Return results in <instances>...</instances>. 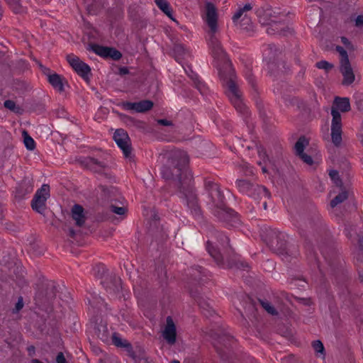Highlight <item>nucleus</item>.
<instances>
[{
    "mask_svg": "<svg viewBox=\"0 0 363 363\" xmlns=\"http://www.w3.org/2000/svg\"><path fill=\"white\" fill-rule=\"evenodd\" d=\"M4 106L6 108L10 110L11 111L15 113H21V108L20 106H17L15 101L12 100H6L4 102Z\"/></svg>",
    "mask_w": 363,
    "mask_h": 363,
    "instance_id": "nucleus-30",
    "label": "nucleus"
},
{
    "mask_svg": "<svg viewBox=\"0 0 363 363\" xmlns=\"http://www.w3.org/2000/svg\"><path fill=\"white\" fill-rule=\"evenodd\" d=\"M313 347L315 350L316 352L318 353H323L324 351V347L321 341L320 340H315L313 342Z\"/></svg>",
    "mask_w": 363,
    "mask_h": 363,
    "instance_id": "nucleus-41",
    "label": "nucleus"
},
{
    "mask_svg": "<svg viewBox=\"0 0 363 363\" xmlns=\"http://www.w3.org/2000/svg\"><path fill=\"white\" fill-rule=\"evenodd\" d=\"M32 363H43V362H40V360H38L37 359H34L32 360Z\"/></svg>",
    "mask_w": 363,
    "mask_h": 363,
    "instance_id": "nucleus-56",
    "label": "nucleus"
},
{
    "mask_svg": "<svg viewBox=\"0 0 363 363\" xmlns=\"http://www.w3.org/2000/svg\"><path fill=\"white\" fill-rule=\"evenodd\" d=\"M121 72H123V73H124V74H125V73H127V72H128V70H127L126 69H125V68H124V69H121Z\"/></svg>",
    "mask_w": 363,
    "mask_h": 363,
    "instance_id": "nucleus-59",
    "label": "nucleus"
},
{
    "mask_svg": "<svg viewBox=\"0 0 363 363\" xmlns=\"http://www.w3.org/2000/svg\"><path fill=\"white\" fill-rule=\"evenodd\" d=\"M112 342L115 346L125 348L128 354L130 357H134V352L133 347L127 340H123L118 335L114 333L112 337Z\"/></svg>",
    "mask_w": 363,
    "mask_h": 363,
    "instance_id": "nucleus-20",
    "label": "nucleus"
},
{
    "mask_svg": "<svg viewBox=\"0 0 363 363\" xmlns=\"http://www.w3.org/2000/svg\"><path fill=\"white\" fill-rule=\"evenodd\" d=\"M173 52L175 55V59L179 61L185 54V48L182 45H175L173 48Z\"/></svg>",
    "mask_w": 363,
    "mask_h": 363,
    "instance_id": "nucleus-31",
    "label": "nucleus"
},
{
    "mask_svg": "<svg viewBox=\"0 0 363 363\" xmlns=\"http://www.w3.org/2000/svg\"><path fill=\"white\" fill-rule=\"evenodd\" d=\"M336 51L340 54V63L350 62L347 51L341 46L337 45L335 48Z\"/></svg>",
    "mask_w": 363,
    "mask_h": 363,
    "instance_id": "nucleus-33",
    "label": "nucleus"
},
{
    "mask_svg": "<svg viewBox=\"0 0 363 363\" xmlns=\"http://www.w3.org/2000/svg\"><path fill=\"white\" fill-rule=\"evenodd\" d=\"M28 352H29L30 353H31V352H35V347H34L33 346H30V347H29L28 348Z\"/></svg>",
    "mask_w": 363,
    "mask_h": 363,
    "instance_id": "nucleus-55",
    "label": "nucleus"
},
{
    "mask_svg": "<svg viewBox=\"0 0 363 363\" xmlns=\"http://www.w3.org/2000/svg\"><path fill=\"white\" fill-rule=\"evenodd\" d=\"M101 284L106 291L111 294L118 293L121 289V279L118 278H106Z\"/></svg>",
    "mask_w": 363,
    "mask_h": 363,
    "instance_id": "nucleus-15",
    "label": "nucleus"
},
{
    "mask_svg": "<svg viewBox=\"0 0 363 363\" xmlns=\"http://www.w3.org/2000/svg\"><path fill=\"white\" fill-rule=\"evenodd\" d=\"M90 50L96 55L104 58H111L114 60H118L121 58V53L113 48L104 47L97 44L89 45Z\"/></svg>",
    "mask_w": 363,
    "mask_h": 363,
    "instance_id": "nucleus-9",
    "label": "nucleus"
},
{
    "mask_svg": "<svg viewBox=\"0 0 363 363\" xmlns=\"http://www.w3.org/2000/svg\"><path fill=\"white\" fill-rule=\"evenodd\" d=\"M153 107V102L150 100H143L138 102V113H143Z\"/></svg>",
    "mask_w": 363,
    "mask_h": 363,
    "instance_id": "nucleus-27",
    "label": "nucleus"
},
{
    "mask_svg": "<svg viewBox=\"0 0 363 363\" xmlns=\"http://www.w3.org/2000/svg\"><path fill=\"white\" fill-rule=\"evenodd\" d=\"M89 303L93 306V307H96L98 309L101 310V306L104 305V300L101 297H97L94 296L92 297V301H89Z\"/></svg>",
    "mask_w": 363,
    "mask_h": 363,
    "instance_id": "nucleus-37",
    "label": "nucleus"
},
{
    "mask_svg": "<svg viewBox=\"0 0 363 363\" xmlns=\"http://www.w3.org/2000/svg\"><path fill=\"white\" fill-rule=\"evenodd\" d=\"M102 191L104 192V194L107 193H109L110 192V190L109 189H105L104 187H102Z\"/></svg>",
    "mask_w": 363,
    "mask_h": 363,
    "instance_id": "nucleus-57",
    "label": "nucleus"
},
{
    "mask_svg": "<svg viewBox=\"0 0 363 363\" xmlns=\"http://www.w3.org/2000/svg\"><path fill=\"white\" fill-rule=\"evenodd\" d=\"M188 162L189 157L186 152L174 150L168 155L167 162L161 169V174L162 177L167 180H179V196L189 208L198 213L199 208L192 184V178L187 175H185L184 179L182 178Z\"/></svg>",
    "mask_w": 363,
    "mask_h": 363,
    "instance_id": "nucleus-1",
    "label": "nucleus"
},
{
    "mask_svg": "<svg viewBox=\"0 0 363 363\" xmlns=\"http://www.w3.org/2000/svg\"><path fill=\"white\" fill-rule=\"evenodd\" d=\"M348 198V193L346 191H342L337 195L331 201L330 206L332 208L335 207L338 204L342 203Z\"/></svg>",
    "mask_w": 363,
    "mask_h": 363,
    "instance_id": "nucleus-28",
    "label": "nucleus"
},
{
    "mask_svg": "<svg viewBox=\"0 0 363 363\" xmlns=\"http://www.w3.org/2000/svg\"><path fill=\"white\" fill-rule=\"evenodd\" d=\"M162 337L169 345H174L177 340L176 325L171 316H167L166 325L162 331Z\"/></svg>",
    "mask_w": 363,
    "mask_h": 363,
    "instance_id": "nucleus-11",
    "label": "nucleus"
},
{
    "mask_svg": "<svg viewBox=\"0 0 363 363\" xmlns=\"http://www.w3.org/2000/svg\"><path fill=\"white\" fill-rule=\"evenodd\" d=\"M235 184L239 191L249 196H255L256 194L253 191L255 184L245 179H238Z\"/></svg>",
    "mask_w": 363,
    "mask_h": 363,
    "instance_id": "nucleus-17",
    "label": "nucleus"
},
{
    "mask_svg": "<svg viewBox=\"0 0 363 363\" xmlns=\"http://www.w3.org/2000/svg\"><path fill=\"white\" fill-rule=\"evenodd\" d=\"M267 244L272 248H281L284 245L285 234L275 229L269 230Z\"/></svg>",
    "mask_w": 363,
    "mask_h": 363,
    "instance_id": "nucleus-12",
    "label": "nucleus"
},
{
    "mask_svg": "<svg viewBox=\"0 0 363 363\" xmlns=\"http://www.w3.org/2000/svg\"><path fill=\"white\" fill-rule=\"evenodd\" d=\"M277 26H274L273 28L275 30H279L278 32H276L274 35L279 34V35H285V24L281 21L280 19H277Z\"/></svg>",
    "mask_w": 363,
    "mask_h": 363,
    "instance_id": "nucleus-35",
    "label": "nucleus"
},
{
    "mask_svg": "<svg viewBox=\"0 0 363 363\" xmlns=\"http://www.w3.org/2000/svg\"><path fill=\"white\" fill-rule=\"evenodd\" d=\"M298 157L307 164L311 165L313 164V159L310 155H308L305 152L302 155H299Z\"/></svg>",
    "mask_w": 363,
    "mask_h": 363,
    "instance_id": "nucleus-45",
    "label": "nucleus"
},
{
    "mask_svg": "<svg viewBox=\"0 0 363 363\" xmlns=\"http://www.w3.org/2000/svg\"><path fill=\"white\" fill-rule=\"evenodd\" d=\"M257 15L260 23L267 25V33L269 35L274 34L277 30L273 28L274 26H277V19H280L281 13L273 9L270 6L265 4L257 10ZM279 30H277L278 32Z\"/></svg>",
    "mask_w": 363,
    "mask_h": 363,
    "instance_id": "nucleus-5",
    "label": "nucleus"
},
{
    "mask_svg": "<svg viewBox=\"0 0 363 363\" xmlns=\"http://www.w3.org/2000/svg\"><path fill=\"white\" fill-rule=\"evenodd\" d=\"M341 42L347 47L348 49H353V46L350 41L346 37L341 38Z\"/></svg>",
    "mask_w": 363,
    "mask_h": 363,
    "instance_id": "nucleus-49",
    "label": "nucleus"
},
{
    "mask_svg": "<svg viewBox=\"0 0 363 363\" xmlns=\"http://www.w3.org/2000/svg\"><path fill=\"white\" fill-rule=\"evenodd\" d=\"M331 138L333 144L338 146L342 142V117L335 109H331Z\"/></svg>",
    "mask_w": 363,
    "mask_h": 363,
    "instance_id": "nucleus-7",
    "label": "nucleus"
},
{
    "mask_svg": "<svg viewBox=\"0 0 363 363\" xmlns=\"http://www.w3.org/2000/svg\"><path fill=\"white\" fill-rule=\"evenodd\" d=\"M113 139L123 151L125 158H131V147L128 133L123 129H117L113 135Z\"/></svg>",
    "mask_w": 363,
    "mask_h": 363,
    "instance_id": "nucleus-8",
    "label": "nucleus"
},
{
    "mask_svg": "<svg viewBox=\"0 0 363 363\" xmlns=\"http://www.w3.org/2000/svg\"><path fill=\"white\" fill-rule=\"evenodd\" d=\"M101 328H98L97 336L103 341H105L108 337L107 328L106 326H101Z\"/></svg>",
    "mask_w": 363,
    "mask_h": 363,
    "instance_id": "nucleus-39",
    "label": "nucleus"
},
{
    "mask_svg": "<svg viewBox=\"0 0 363 363\" xmlns=\"http://www.w3.org/2000/svg\"><path fill=\"white\" fill-rule=\"evenodd\" d=\"M72 218L77 226H82L85 223L84 208L79 204H75L72 208Z\"/></svg>",
    "mask_w": 363,
    "mask_h": 363,
    "instance_id": "nucleus-19",
    "label": "nucleus"
},
{
    "mask_svg": "<svg viewBox=\"0 0 363 363\" xmlns=\"http://www.w3.org/2000/svg\"><path fill=\"white\" fill-rule=\"evenodd\" d=\"M170 363H180L179 360L174 359Z\"/></svg>",
    "mask_w": 363,
    "mask_h": 363,
    "instance_id": "nucleus-61",
    "label": "nucleus"
},
{
    "mask_svg": "<svg viewBox=\"0 0 363 363\" xmlns=\"http://www.w3.org/2000/svg\"><path fill=\"white\" fill-rule=\"evenodd\" d=\"M206 21L211 30V34H215L217 30V13L214 5L210 2L206 5Z\"/></svg>",
    "mask_w": 363,
    "mask_h": 363,
    "instance_id": "nucleus-13",
    "label": "nucleus"
},
{
    "mask_svg": "<svg viewBox=\"0 0 363 363\" xmlns=\"http://www.w3.org/2000/svg\"><path fill=\"white\" fill-rule=\"evenodd\" d=\"M208 45L213 57L217 60L216 67L218 74L225 89L228 97L238 112L245 113L247 107L242 101V95L238 86L237 77L215 34H210Z\"/></svg>",
    "mask_w": 363,
    "mask_h": 363,
    "instance_id": "nucleus-2",
    "label": "nucleus"
},
{
    "mask_svg": "<svg viewBox=\"0 0 363 363\" xmlns=\"http://www.w3.org/2000/svg\"><path fill=\"white\" fill-rule=\"evenodd\" d=\"M183 68H184V69L185 72L189 75V77L192 80H194V81H195V82H196V81H197V80H199V77H198V75H197L196 73H194V72L191 70V67H190L189 66H187V67H184L183 66Z\"/></svg>",
    "mask_w": 363,
    "mask_h": 363,
    "instance_id": "nucleus-43",
    "label": "nucleus"
},
{
    "mask_svg": "<svg viewBox=\"0 0 363 363\" xmlns=\"http://www.w3.org/2000/svg\"><path fill=\"white\" fill-rule=\"evenodd\" d=\"M253 189V191L256 194V196H253L255 199L262 196L269 198L270 194L264 186L255 184Z\"/></svg>",
    "mask_w": 363,
    "mask_h": 363,
    "instance_id": "nucleus-25",
    "label": "nucleus"
},
{
    "mask_svg": "<svg viewBox=\"0 0 363 363\" xmlns=\"http://www.w3.org/2000/svg\"><path fill=\"white\" fill-rule=\"evenodd\" d=\"M340 71L343 76V85L349 86L354 81V74L350 62L340 64Z\"/></svg>",
    "mask_w": 363,
    "mask_h": 363,
    "instance_id": "nucleus-14",
    "label": "nucleus"
},
{
    "mask_svg": "<svg viewBox=\"0 0 363 363\" xmlns=\"http://www.w3.org/2000/svg\"><path fill=\"white\" fill-rule=\"evenodd\" d=\"M267 262L268 264H270V266H271L272 267H274V264H273V262H272V261H270V260H267Z\"/></svg>",
    "mask_w": 363,
    "mask_h": 363,
    "instance_id": "nucleus-58",
    "label": "nucleus"
},
{
    "mask_svg": "<svg viewBox=\"0 0 363 363\" xmlns=\"http://www.w3.org/2000/svg\"><path fill=\"white\" fill-rule=\"evenodd\" d=\"M212 238L216 240V242L215 244L220 245L223 248H225L229 244L228 237L221 232L215 231L213 233ZM206 248L210 256L219 267L223 268H231L238 265L237 261L240 259L238 255H235L233 259L227 257L226 260H225L223 255L220 253V250H218L217 246H214L213 241L208 240Z\"/></svg>",
    "mask_w": 363,
    "mask_h": 363,
    "instance_id": "nucleus-4",
    "label": "nucleus"
},
{
    "mask_svg": "<svg viewBox=\"0 0 363 363\" xmlns=\"http://www.w3.org/2000/svg\"><path fill=\"white\" fill-rule=\"evenodd\" d=\"M247 79L248 80L249 83L252 84V86H254V79L250 74L247 76Z\"/></svg>",
    "mask_w": 363,
    "mask_h": 363,
    "instance_id": "nucleus-53",
    "label": "nucleus"
},
{
    "mask_svg": "<svg viewBox=\"0 0 363 363\" xmlns=\"http://www.w3.org/2000/svg\"><path fill=\"white\" fill-rule=\"evenodd\" d=\"M331 109H335L336 111H341L342 113L349 111L350 110L349 99L347 97H335Z\"/></svg>",
    "mask_w": 363,
    "mask_h": 363,
    "instance_id": "nucleus-18",
    "label": "nucleus"
},
{
    "mask_svg": "<svg viewBox=\"0 0 363 363\" xmlns=\"http://www.w3.org/2000/svg\"><path fill=\"white\" fill-rule=\"evenodd\" d=\"M357 248L356 256L357 260L363 263V232L360 235H357Z\"/></svg>",
    "mask_w": 363,
    "mask_h": 363,
    "instance_id": "nucleus-26",
    "label": "nucleus"
},
{
    "mask_svg": "<svg viewBox=\"0 0 363 363\" xmlns=\"http://www.w3.org/2000/svg\"><path fill=\"white\" fill-rule=\"evenodd\" d=\"M205 188L211 199L210 204L213 208L214 215L224 222H235L237 220V213L233 209L225 207V197L219 185L209 180L206 181Z\"/></svg>",
    "mask_w": 363,
    "mask_h": 363,
    "instance_id": "nucleus-3",
    "label": "nucleus"
},
{
    "mask_svg": "<svg viewBox=\"0 0 363 363\" xmlns=\"http://www.w3.org/2000/svg\"><path fill=\"white\" fill-rule=\"evenodd\" d=\"M355 230H356L355 227H354V226H350V228H345L346 236L348 238H352V231H354Z\"/></svg>",
    "mask_w": 363,
    "mask_h": 363,
    "instance_id": "nucleus-51",
    "label": "nucleus"
},
{
    "mask_svg": "<svg viewBox=\"0 0 363 363\" xmlns=\"http://www.w3.org/2000/svg\"><path fill=\"white\" fill-rule=\"evenodd\" d=\"M23 305L24 304H23V297L22 296L18 297V301L16 303L15 308L13 309V313H16L19 312L23 308Z\"/></svg>",
    "mask_w": 363,
    "mask_h": 363,
    "instance_id": "nucleus-44",
    "label": "nucleus"
},
{
    "mask_svg": "<svg viewBox=\"0 0 363 363\" xmlns=\"http://www.w3.org/2000/svg\"><path fill=\"white\" fill-rule=\"evenodd\" d=\"M262 171H263V172H267L266 168H265V167H263V168H262Z\"/></svg>",
    "mask_w": 363,
    "mask_h": 363,
    "instance_id": "nucleus-63",
    "label": "nucleus"
},
{
    "mask_svg": "<svg viewBox=\"0 0 363 363\" xmlns=\"http://www.w3.org/2000/svg\"><path fill=\"white\" fill-rule=\"evenodd\" d=\"M69 235L72 238L74 237V235H75V231L72 228L69 229Z\"/></svg>",
    "mask_w": 363,
    "mask_h": 363,
    "instance_id": "nucleus-54",
    "label": "nucleus"
},
{
    "mask_svg": "<svg viewBox=\"0 0 363 363\" xmlns=\"http://www.w3.org/2000/svg\"><path fill=\"white\" fill-rule=\"evenodd\" d=\"M123 109L127 111H134L138 113V102L125 101L122 104Z\"/></svg>",
    "mask_w": 363,
    "mask_h": 363,
    "instance_id": "nucleus-36",
    "label": "nucleus"
},
{
    "mask_svg": "<svg viewBox=\"0 0 363 363\" xmlns=\"http://www.w3.org/2000/svg\"><path fill=\"white\" fill-rule=\"evenodd\" d=\"M22 135L23 137V143L26 147L29 150H33L35 148V143L34 140L25 130L23 132Z\"/></svg>",
    "mask_w": 363,
    "mask_h": 363,
    "instance_id": "nucleus-29",
    "label": "nucleus"
},
{
    "mask_svg": "<svg viewBox=\"0 0 363 363\" xmlns=\"http://www.w3.org/2000/svg\"><path fill=\"white\" fill-rule=\"evenodd\" d=\"M244 11L242 8L239 9L233 16V22H236L243 14Z\"/></svg>",
    "mask_w": 363,
    "mask_h": 363,
    "instance_id": "nucleus-46",
    "label": "nucleus"
},
{
    "mask_svg": "<svg viewBox=\"0 0 363 363\" xmlns=\"http://www.w3.org/2000/svg\"><path fill=\"white\" fill-rule=\"evenodd\" d=\"M308 145V140L304 137H300L295 144V151L297 156L304 152L305 147Z\"/></svg>",
    "mask_w": 363,
    "mask_h": 363,
    "instance_id": "nucleus-23",
    "label": "nucleus"
},
{
    "mask_svg": "<svg viewBox=\"0 0 363 363\" xmlns=\"http://www.w3.org/2000/svg\"><path fill=\"white\" fill-rule=\"evenodd\" d=\"M57 363H67L62 352H59L56 357Z\"/></svg>",
    "mask_w": 363,
    "mask_h": 363,
    "instance_id": "nucleus-48",
    "label": "nucleus"
},
{
    "mask_svg": "<svg viewBox=\"0 0 363 363\" xmlns=\"http://www.w3.org/2000/svg\"><path fill=\"white\" fill-rule=\"evenodd\" d=\"M82 165L94 172L102 170L105 164L104 162L91 157H83L79 160Z\"/></svg>",
    "mask_w": 363,
    "mask_h": 363,
    "instance_id": "nucleus-16",
    "label": "nucleus"
},
{
    "mask_svg": "<svg viewBox=\"0 0 363 363\" xmlns=\"http://www.w3.org/2000/svg\"><path fill=\"white\" fill-rule=\"evenodd\" d=\"M359 278L361 279V281H363V277H362L361 274H359Z\"/></svg>",
    "mask_w": 363,
    "mask_h": 363,
    "instance_id": "nucleus-64",
    "label": "nucleus"
},
{
    "mask_svg": "<svg viewBox=\"0 0 363 363\" xmlns=\"http://www.w3.org/2000/svg\"><path fill=\"white\" fill-rule=\"evenodd\" d=\"M99 267H100V268H101L103 270H104V265H100V266H99Z\"/></svg>",
    "mask_w": 363,
    "mask_h": 363,
    "instance_id": "nucleus-62",
    "label": "nucleus"
},
{
    "mask_svg": "<svg viewBox=\"0 0 363 363\" xmlns=\"http://www.w3.org/2000/svg\"><path fill=\"white\" fill-rule=\"evenodd\" d=\"M330 177L337 186H342V182L340 178L339 173L336 170H330L329 172Z\"/></svg>",
    "mask_w": 363,
    "mask_h": 363,
    "instance_id": "nucleus-34",
    "label": "nucleus"
},
{
    "mask_svg": "<svg viewBox=\"0 0 363 363\" xmlns=\"http://www.w3.org/2000/svg\"><path fill=\"white\" fill-rule=\"evenodd\" d=\"M260 303L263 308L269 314L272 315H277L278 313L274 307L267 301H260Z\"/></svg>",
    "mask_w": 363,
    "mask_h": 363,
    "instance_id": "nucleus-32",
    "label": "nucleus"
},
{
    "mask_svg": "<svg viewBox=\"0 0 363 363\" xmlns=\"http://www.w3.org/2000/svg\"><path fill=\"white\" fill-rule=\"evenodd\" d=\"M50 196V186L48 184H43L39 189L31 202L33 209L38 213L43 214L45 209V203Z\"/></svg>",
    "mask_w": 363,
    "mask_h": 363,
    "instance_id": "nucleus-6",
    "label": "nucleus"
},
{
    "mask_svg": "<svg viewBox=\"0 0 363 363\" xmlns=\"http://www.w3.org/2000/svg\"><path fill=\"white\" fill-rule=\"evenodd\" d=\"M263 208H264L265 210H266V209H267V202H266V201H264V202L263 203Z\"/></svg>",
    "mask_w": 363,
    "mask_h": 363,
    "instance_id": "nucleus-60",
    "label": "nucleus"
},
{
    "mask_svg": "<svg viewBox=\"0 0 363 363\" xmlns=\"http://www.w3.org/2000/svg\"><path fill=\"white\" fill-rule=\"evenodd\" d=\"M6 1L14 13H22L26 11L25 8L21 4V0H6Z\"/></svg>",
    "mask_w": 363,
    "mask_h": 363,
    "instance_id": "nucleus-24",
    "label": "nucleus"
},
{
    "mask_svg": "<svg viewBox=\"0 0 363 363\" xmlns=\"http://www.w3.org/2000/svg\"><path fill=\"white\" fill-rule=\"evenodd\" d=\"M48 82L52 87L57 91L62 92L64 91V85L62 79L60 75L57 74H49L48 76Z\"/></svg>",
    "mask_w": 363,
    "mask_h": 363,
    "instance_id": "nucleus-21",
    "label": "nucleus"
},
{
    "mask_svg": "<svg viewBox=\"0 0 363 363\" xmlns=\"http://www.w3.org/2000/svg\"><path fill=\"white\" fill-rule=\"evenodd\" d=\"M316 67L318 69H325L326 71L332 69L333 65L325 60H321L316 63Z\"/></svg>",
    "mask_w": 363,
    "mask_h": 363,
    "instance_id": "nucleus-38",
    "label": "nucleus"
},
{
    "mask_svg": "<svg viewBox=\"0 0 363 363\" xmlns=\"http://www.w3.org/2000/svg\"><path fill=\"white\" fill-rule=\"evenodd\" d=\"M67 60L74 70L81 77L86 78L91 72L90 67L74 55H68Z\"/></svg>",
    "mask_w": 363,
    "mask_h": 363,
    "instance_id": "nucleus-10",
    "label": "nucleus"
},
{
    "mask_svg": "<svg viewBox=\"0 0 363 363\" xmlns=\"http://www.w3.org/2000/svg\"><path fill=\"white\" fill-rule=\"evenodd\" d=\"M156 5L171 19L172 18V9L166 0H155Z\"/></svg>",
    "mask_w": 363,
    "mask_h": 363,
    "instance_id": "nucleus-22",
    "label": "nucleus"
},
{
    "mask_svg": "<svg viewBox=\"0 0 363 363\" xmlns=\"http://www.w3.org/2000/svg\"><path fill=\"white\" fill-rule=\"evenodd\" d=\"M354 26L359 29H363V15L357 16L354 20Z\"/></svg>",
    "mask_w": 363,
    "mask_h": 363,
    "instance_id": "nucleus-42",
    "label": "nucleus"
},
{
    "mask_svg": "<svg viewBox=\"0 0 363 363\" xmlns=\"http://www.w3.org/2000/svg\"><path fill=\"white\" fill-rule=\"evenodd\" d=\"M199 306L201 308H203V310H206L207 313H205L206 315H211V307L209 306V304L208 303H199Z\"/></svg>",
    "mask_w": 363,
    "mask_h": 363,
    "instance_id": "nucleus-47",
    "label": "nucleus"
},
{
    "mask_svg": "<svg viewBox=\"0 0 363 363\" xmlns=\"http://www.w3.org/2000/svg\"><path fill=\"white\" fill-rule=\"evenodd\" d=\"M252 6L250 4H246L242 9L245 11H250L252 9Z\"/></svg>",
    "mask_w": 363,
    "mask_h": 363,
    "instance_id": "nucleus-52",
    "label": "nucleus"
},
{
    "mask_svg": "<svg viewBox=\"0 0 363 363\" xmlns=\"http://www.w3.org/2000/svg\"><path fill=\"white\" fill-rule=\"evenodd\" d=\"M111 210L113 213H114L117 215H119V216L124 215L126 212V209L125 207H123V206L118 207L114 205L111 206Z\"/></svg>",
    "mask_w": 363,
    "mask_h": 363,
    "instance_id": "nucleus-40",
    "label": "nucleus"
},
{
    "mask_svg": "<svg viewBox=\"0 0 363 363\" xmlns=\"http://www.w3.org/2000/svg\"><path fill=\"white\" fill-rule=\"evenodd\" d=\"M157 123L164 126L172 125V121L167 119H159L157 120Z\"/></svg>",
    "mask_w": 363,
    "mask_h": 363,
    "instance_id": "nucleus-50",
    "label": "nucleus"
}]
</instances>
